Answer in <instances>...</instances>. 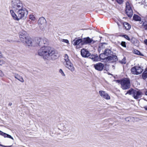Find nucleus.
Listing matches in <instances>:
<instances>
[{
    "label": "nucleus",
    "mask_w": 147,
    "mask_h": 147,
    "mask_svg": "<svg viewBox=\"0 0 147 147\" xmlns=\"http://www.w3.org/2000/svg\"><path fill=\"white\" fill-rule=\"evenodd\" d=\"M36 45L42 47L38 50L39 55L42 57L45 60H54L57 59L59 55L57 51L52 49L49 47L45 46L44 45L48 43L47 39L45 38H39L36 41Z\"/></svg>",
    "instance_id": "nucleus-1"
},
{
    "label": "nucleus",
    "mask_w": 147,
    "mask_h": 147,
    "mask_svg": "<svg viewBox=\"0 0 147 147\" xmlns=\"http://www.w3.org/2000/svg\"><path fill=\"white\" fill-rule=\"evenodd\" d=\"M0 146L3 147H10V146H5L0 144Z\"/></svg>",
    "instance_id": "nucleus-37"
},
{
    "label": "nucleus",
    "mask_w": 147,
    "mask_h": 147,
    "mask_svg": "<svg viewBox=\"0 0 147 147\" xmlns=\"http://www.w3.org/2000/svg\"><path fill=\"white\" fill-rule=\"evenodd\" d=\"M145 44L147 45V39H146L144 41Z\"/></svg>",
    "instance_id": "nucleus-38"
},
{
    "label": "nucleus",
    "mask_w": 147,
    "mask_h": 147,
    "mask_svg": "<svg viewBox=\"0 0 147 147\" xmlns=\"http://www.w3.org/2000/svg\"><path fill=\"white\" fill-rule=\"evenodd\" d=\"M81 53L82 56L84 57H88L90 55L89 52L85 49L81 50Z\"/></svg>",
    "instance_id": "nucleus-14"
},
{
    "label": "nucleus",
    "mask_w": 147,
    "mask_h": 147,
    "mask_svg": "<svg viewBox=\"0 0 147 147\" xmlns=\"http://www.w3.org/2000/svg\"><path fill=\"white\" fill-rule=\"evenodd\" d=\"M3 76V72L0 70V76Z\"/></svg>",
    "instance_id": "nucleus-36"
},
{
    "label": "nucleus",
    "mask_w": 147,
    "mask_h": 147,
    "mask_svg": "<svg viewBox=\"0 0 147 147\" xmlns=\"http://www.w3.org/2000/svg\"><path fill=\"white\" fill-rule=\"evenodd\" d=\"M19 36L20 40L23 42H25L27 38L29 37L26 32L24 30L19 32Z\"/></svg>",
    "instance_id": "nucleus-10"
},
{
    "label": "nucleus",
    "mask_w": 147,
    "mask_h": 147,
    "mask_svg": "<svg viewBox=\"0 0 147 147\" xmlns=\"http://www.w3.org/2000/svg\"><path fill=\"white\" fill-rule=\"evenodd\" d=\"M134 53L138 55H140L141 54L140 52L139 51L136 50H134Z\"/></svg>",
    "instance_id": "nucleus-29"
},
{
    "label": "nucleus",
    "mask_w": 147,
    "mask_h": 147,
    "mask_svg": "<svg viewBox=\"0 0 147 147\" xmlns=\"http://www.w3.org/2000/svg\"><path fill=\"white\" fill-rule=\"evenodd\" d=\"M123 25L125 29L127 30L131 28V26L126 22H125L124 23Z\"/></svg>",
    "instance_id": "nucleus-25"
},
{
    "label": "nucleus",
    "mask_w": 147,
    "mask_h": 147,
    "mask_svg": "<svg viewBox=\"0 0 147 147\" xmlns=\"http://www.w3.org/2000/svg\"><path fill=\"white\" fill-rule=\"evenodd\" d=\"M124 37L126 39H127L128 40H130V38L129 37L127 36L126 35H124Z\"/></svg>",
    "instance_id": "nucleus-31"
},
{
    "label": "nucleus",
    "mask_w": 147,
    "mask_h": 147,
    "mask_svg": "<svg viewBox=\"0 0 147 147\" xmlns=\"http://www.w3.org/2000/svg\"><path fill=\"white\" fill-rule=\"evenodd\" d=\"M143 70L144 69L142 67L139 65L135 66L131 69L132 73L134 75H138L140 74Z\"/></svg>",
    "instance_id": "nucleus-7"
},
{
    "label": "nucleus",
    "mask_w": 147,
    "mask_h": 147,
    "mask_svg": "<svg viewBox=\"0 0 147 147\" xmlns=\"http://www.w3.org/2000/svg\"><path fill=\"white\" fill-rule=\"evenodd\" d=\"M132 5L128 2L126 3L125 13L129 17H131L133 14V12L132 9Z\"/></svg>",
    "instance_id": "nucleus-8"
},
{
    "label": "nucleus",
    "mask_w": 147,
    "mask_h": 147,
    "mask_svg": "<svg viewBox=\"0 0 147 147\" xmlns=\"http://www.w3.org/2000/svg\"><path fill=\"white\" fill-rule=\"evenodd\" d=\"M22 2L19 0H13L11 2L12 8L15 11L24 7Z\"/></svg>",
    "instance_id": "nucleus-5"
},
{
    "label": "nucleus",
    "mask_w": 147,
    "mask_h": 147,
    "mask_svg": "<svg viewBox=\"0 0 147 147\" xmlns=\"http://www.w3.org/2000/svg\"><path fill=\"white\" fill-rule=\"evenodd\" d=\"M82 39H78L76 38L72 42V43L74 45H79L80 44L82 45Z\"/></svg>",
    "instance_id": "nucleus-17"
},
{
    "label": "nucleus",
    "mask_w": 147,
    "mask_h": 147,
    "mask_svg": "<svg viewBox=\"0 0 147 147\" xmlns=\"http://www.w3.org/2000/svg\"><path fill=\"white\" fill-rule=\"evenodd\" d=\"M38 24L41 29L45 30L47 26V22L45 18L43 17L40 18L38 20Z\"/></svg>",
    "instance_id": "nucleus-9"
},
{
    "label": "nucleus",
    "mask_w": 147,
    "mask_h": 147,
    "mask_svg": "<svg viewBox=\"0 0 147 147\" xmlns=\"http://www.w3.org/2000/svg\"><path fill=\"white\" fill-rule=\"evenodd\" d=\"M140 25V27L142 29H144L145 30H147V21H140L139 22Z\"/></svg>",
    "instance_id": "nucleus-16"
},
{
    "label": "nucleus",
    "mask_w": 147,
    "mask_h": 147,
    "mask_svg": "<svg viewBox=\"0 0 147 147\" xmlns=\"http://www.w3.org/2000/svg\"><path fill=\"white\" fill-rule=\"evenodd\" d=\"M0 135L3 136L4 138H7L13 140V138L10 135L5 133L0 130Z\"/></svg>",
    "instance_id": "nucleus-20"
},
{
    "label": "nucleus",
    "mask_w": 147,
    "mask_h": 147,
    "mask_svg": "<svg viewBox=\"0 0 147 147\" xmlns=\"http://www.w3.org/2000/svg\"><path fill=\"white\" fill-rule=\"evenodd\" d=\"M32 39L28 37L27 38L25 41L23 43L24 44H26L28 46H32Z\"/></svg>",
    "instance_id": "nucleus-19"
},
{
    "label": "nucleus",
    "mask_w": 147,
    "mask_h": 147,
    "mask_svg": "<svg viewBox=\"0 0 147 147\" xmlns=\"http://www.w3.org/2000/svg\"><path fill=\"white\" fill-rule=\"evenodd\" d=\"M59 72L61 74L62 76H65V75L62 69H60L59 70Z\"/></svg>",
    "instance_id": "nucleus-28"
},
{
    "label": "nucleus",
    "mask_w": 147,
    "mask_h": 147,
    "mask_svg": "<svg viewBox=\"0 0 147 147\" xmlns=\"http://www.w3.org/2000/svg\"><path fill=\"white\" fill-rule=\"evenodd\" d=\"M121 45L124 47H126L125 43V42H122L121 43Z\"/></svg>",
    "instance_id": "nucleus-35"
},
{
    "label": "nucleus",
    "mask_w": 147,
    "mask_h": 147,
    "mask_svg": "<svg viewBox=\"0 0 147 147\" xmlns=\"http://www.w3.org/2000/svg\"><path fill=\"white\" fill-rule=\"evenodd\" d=\"M94 67L96 69L100 71L103 69L104 65L101 63H99L94 65Z\"/></svg>",
    "instance_id": "nucleus-13"
},
{
    "label": "nucleus",
    "mask_w": 147,
    "mask_h": 147,
    "mask_svg": "<svg viewBox=\"0 0 147 147\" xmlns=\"http://www.w3.org/2000/svg\"><path fill=\"white\" fill-rule=\"evenodd\" d=\"M89 58L91 59L93 61H98L99 59L98 57L96 55H90Z\"/></svg>",
    "instance_id": "nucleus-21"
},
{
    "label": "nucleus",
    "mask_w": 147,
    "mask_h": 147,
    "mask_svg": "<svg viewBox=\"0 0 147 147\" xmlns=\"http://www.w3.org/2000/svg\"><path fill=\"white\" fill-rule=\"evenodd\" d=\"M62 41L63 42H65L66 43H68L69 42V41L67 40V39H62Z\"/></svg>",
    "instance_id": "nucleus-34"
},
{
    "label": "nucleus",
    "mask_w": 147,
    "mask_h": 147,
    "mask_svg": "<svg viewBox=\"0 0 147 147\" xmlns=\"http://www.w3.org/2000/svg\"><path fill=\"white\" fill-rule=\"evenodd\" d=\"M99 94L101 97L107 99L109 100L110 99V97L109 95L105 91L103 90H100L99 92Z\"/></svg>",
    "instance_id": "nucleus-12"
},
{
    "label": "nucleus",
    "mask_w": 147,
    "mask_h": 147,
    "mask_svg": "<svg viewBox=\"0 0 147 147\" xmlns=\"http://www.w3.org/2000/svg\"><path fill=\"white\" fill-rule=\"evenodd\" d=\"M30 19L32 20H35V18L33 15H30Z\"/></svg>",
    "instance_id": "nucleus-30"
},
{
    "label": "nucleus",
    "mask_w": 147,
    "mask_h": 147,
    "mask_svg": "<svg viewBox=\"0 0 147 147\" xmlns=\"http://www.w3.org/2000/svg\"><path fill=\"white\" fill-rule=\"evenodd\" d=\"M145 94H146V95H147V91H146V92Z\"/></svg>",
    "instance_id": "nucleus-44"
},
{
    "label": "nucleus",
    "mask_w": 147,
    "mask_h": 147,
    "mask_svg": "<svg viewBox=\"0 0 147 147\" xmlns=\"http://www.w3.org/2000/svg\"><path fill=\"white\" fill-rule=\"evenodd\" d=\"M5 63L4 61L2 60H0V65H2L3 64H4Z\"/></svg>",
    "instance_id": "nucleus-33"
},
{
    "label": "nucleus",
    "mask_w": 147,
    "mask_h": 147,
    "mask_svg": "<svg viewBox=\"0 0 147 147\" xmlns=\"http://www.w3.org/2000/svg\"><path fill=\"white\" fill-rule=\"evenodd\" d=\"M64 131H65V133L67 131V130H66L64 129Z\"/></svg>",
    "instance_id": "nucleus-43"
},
{
    "label": "nucleus",
    "mask_w": 147,
    "mask_h": 147,
    "mask_svg": "<svg viewBox=\"0 0 147 147\" xmlns=\"http://www.w3.org/2000/svg\"><path fill=\"white\" fill-rule=\"evenodd\" d=\"M116 81L117 82L120 83L121 87L123 90H126L130 87V81L127 78H124L120 80H117Z\"/></svg>",
    "instance_id": "nucleus-4"
},
{
    "label": "nucleus",
    "mask_w": 147,
    "mask_h": 147,
    "mask_svg": "<svg viewBox=\"0 0 147 147\" xmlns=\"http://www.w3.org/2000/svg\"><path fill=\"white\" fill-rule=\"evenodd\" d=\"M99 57L101 61L105 62H114L118 60L117 56L112 55L107 56L104 53L100 55Z\"/></svg>",
    "instance_id": "nucleus-3"
},
{
    "label": "nucleus",
    "mask_w": 147,
    "mask_h": 147,
    "mask_svg": "<svg viewBox=\"0 0 147 147\" xmlns=\"http://www.w3.org/2000/svg\"><path fill=\"white\" fill-rule=\"evenodd\" d=\"M125 60V57H124L122 60H120L119 61L120 63L122 64H125L126 63Z\"/></svg>",
    "instance_id": "nucleus-27"
},
{
    "label": "nucleus",
    "mask_w": 147,
    "mask_h": 147,
    "mask_svg": "<svg viewBox=\"0 0 147 147\" xmlns=\"http://www.w3.org/2000/svg\"><path fill=\"white\" fill-rule=\"evenodd\" d=\"M64 60L66 63L67 62V61H70L69 59V57L67 54H65V55Z\"/></svg>",
    "instance_id": "nucleus-26"
},
{
    "label": "nucleus",
    "mask_w": 147,
    "mask_h": 147,
    "mask_svg": "<svg viewBox=\"0 0 147 147\" xmlns=\"http://www.w3.org/2000/svg\"><path fill=\"white\" fill-rule=\"evenodd\" d=\"M82 45L90 44L93 41V40L89 37L84 38L82 39Z\"/></svg>",
    "instance_id": "nucleus-15"
},
{
    "label": "nucleus",
    "mask_w": 147,
    "mask_h": 147,
    "mask_svg": "<svg viewBox=\"0 0 147 147\" xmlns=\"http://www.w3.org/2000/svg\"><path fill=\"white\" fill-rule=\"evenodd\" d=\"M15 78L19 81L21 82H24V80L22 77L20 76L18 74L15 73L13 74Z\"/></svg>",
    "instance_id": "nucleus-18"
},
{
    "label": "nucleus",
    "mask_w": 147,
    "mask_h": 147,
    "mask_svg": "<svg viewBox=\"0 0 147 147\" xmlns=\"http://www.w3.org/2000/svg\"><path fill=\"white\" fill-rule=\"evenodd\" d=\"M103 45L102 46H101V47H99V49H101V48H102V47H103Z\"/></svg>",
    "instance_id": "nucleus-42"
},
{
    "label": "nucleus",
    "mask_w": 147,
    "mask_h": 147,
    "mask_svg": "<svg viewBox=\"0 0 147 147\" xmlns=\"http://www.w3.org/2000/svg\"><path fill=\"white\" fill-rule=\"evenodd\" d=\"M144 108L145 110H147V105L145 106L144 107Z\"/></svg>",
    "instance_id": "nucleus-40"
},
{
    "label": "nucleus",
    "mask_w": 147,
    "mask_h": 147,
    "mask_svg": "<svg viewBox=\"0 0 147 147\" xmlns=\"http://www.w3.org/2000/svg\"><path fill=\"white\" fill-rule=\"evenodd\" d=\"M142 78L145 80L147 78V68L145 69V71L142 74Z\"/></svg>",
    "instance_id": "nucleus-24"
},
{
    "label": "nucleus",
    "mask_w": 147,
    "mask_h": 147,
    "mask_svg": "<svg viewBox=\"0 0 147 147\" xmlns=\"http://www.w3.org/2000/svg\"><path fill=\"white\" fill-rule=\"evenodd\" d=\"M12 105V103L11 102H9L8 104L9 106H11Z\"/></svg>",
    "instance_id": "nucleus-41"
},
{
    "label": "nucleus",
    "mask_w": 147,
    "mask_h": 147,
    "mask_svg": "<svg viewBox=\"0 0 147 147\" xmlns=\"http://www.w3.org/2000/svg\"><path fill=\"white\" fill-rule=\"evenodd\" d=\"M65 66L72 72H73L75 70V68L70 61H67V62H66Z\"/></svg>",
    "instance_id": "nucleus-11"
},
{
    "label": "nucleus",
    "mask_w": 147,
    "mask_h": 147,
    "mask_svg": "<svg viewBox=\"0 0 147 147\" xmlns=\"http://www.w3.org/2000/svg\"><path fill=\"white\" fill-rule=\"evenodd\" d=\"M15 12L16 14L15 13L13 10H10V11L11 14L13 19L15 20L18 21L26 18L28 13V10L24 7Z\"/></svg>",
    "instance_id": "nucleus-2"
},
{
    "label": "nucleus",
    "mask_w": 147,
    "mask_h": 147,
    "mask_svg": "<svg viewBox=\"0 0 147 147\" xmlns=\"http://www.w3.org/2000/svg\"><path fill=\"white\" fill-rule=\"evenodd\" d=\"M127 94L132 95V96L136 99L140 98L142 95V92L140 91L134 90L133 89H131L128 90L125 94Z\"/></svg>",
    "instance_id": "nucleus-6"
},
{
    "label": "nucleus",
    "mask_w": 147,
    "mask_h": 147,
    "mask_svg": "<svg viewBox=\"0 0 147 147\" xmlns=\"http://www.w3.org/2000/svg\"><path fill=\"white\" fill-rule=\"evenodd\" d=\"M3 57V55L1 52L0 51V58H1Z\"/></svg>",
    "instance_id": "nucleus-39"
},
{
    "label": "nucleus",
    "mask_w": 147,
    "mask_h": 147,
    "mask_svg": "<svg viewBox=\"0 0 147 147\" xmlns=\"http://www.w3.org/2000/svg\"><path fill=\"white\" fill-rule=\"evenodd\" d=\"M117 2L119 4H122L123 2V0H116Z\"/></svg>",
    "instance_id": "nucleus-32"
},
{
    "label": "nucleus",
    "mask_w": 147,
    "mask_h": 147,
    "mask_svg": "<svg viewBox=\"0 0 147 147\" xmlns=\"http://www.w3.org/2000/svg\"><path fill=\"white\" fill-rule=\"evenodd\" d=\"M133 19L136 21H141V18L137 15L134 14L133 16Z\"/></svg>",
    "instance_id": "nucleus-23"
},
{
    "label": "nucleus",
    "mask_w": 147,
    "mask_h": 147,
    "mask_svg": "<svg viewBox=\"0 0 147 147\" xmlns=\"http://www.w3.org/2000/svg\"><path fill=\"white\" fill-rule=\"evenodd\" d=\"M112 52L109 49H107L105 50L104 53L107 56H109V55L111 54Z\"/></svg>",
    "instance_id": "nucleus-22"
}]
</instances>
